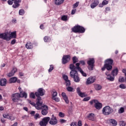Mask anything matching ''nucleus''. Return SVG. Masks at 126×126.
<instances>
[{
	"label": "nucleus",
	"instance_id": "26",
	"mask_svg": "<svg viewBox=\"0 0 126 126\" xmlns=\"http://www.w3.org/2000/svg\"><path fill=\"white\" fill-rule=\"evenodd\" d=\"M55 3L56 4V5H61L62 3H63L64 0H55Z\"/></svg>",
	"mask_w": 126,
	"mask_h": 126
},
{
	"label": "nucleus",
	"instance_id": "40",
	"mask_svg": "<svg viewBox=\"0 0 126 126\" xmlns=\"http://www.w3.org/2000/svg\"><path fill=\"white\" fill-rule=\"evenodd\" d=\"M79 63V66H80V64L81 65H85V61L83 60L80 61L79 63Z\"/></svg>",
	"mask_w": 126,
	"mask_h": 126
},
{
	"label": "nucleus",
	"instance_id": "14",
	"mask_svg": "<svg viewBox=\"0 0 126 126\" xmlns=\"http://www.w3.org/2000/svg\"><path fill=\"white\" fill-rule=\"evenodd\" d=\"M95 80H96V79H95V77H90L88 78L86 81L87 85H89L90 84H92V83H94V82H95Z\"/></svg>",
	"mask_w": 126,
	"mask_h": 126
},
{
	"label": "nucleus",
	"instance_id": "60",
	"mask_svg": "<svg viewBox=\"0 0 126 126\" xmlns=\"http://www.w3.org/2000/svg\"><path fill=\"white\" fill-rule=\"evenodd\" d=\"M120 82H125V78L122 77L119 79Z\"/></svg>",
	"mask_w": 126,
	"mask_h": 126
},
{
	"label": "nucleus",
	"instance_id": "50",
	"mask_svg": "<svg viewBox=\"0 0 126 126\" xmlns=\"http://www.w3.org/2000/svg\"><path fill=\"white\" fill-rule=\"evenodd\" d=\"M91 98V97H89V96H87L86 97H85L84 99H83V101H89V100H90V99Z\"/></svg>",
	"mask_w": 126,
	"mask_h": 126
},
{
	"label": "nucleus",
	"instance_id": "28",
	"mask_svg": "<svg viewBox=\"0 0 126 126\" xmlns=\"http://www.w3.org/2000/svg\"><path fill=\"white\" fill-rule=\"evenodd\" d=\"M109 3V2L106 0H104L102 1V4H99V7H103V5H106V4H108Z\"/></svg>",
	"mask_w": 126,
	"mask_h": 126
},
{
	"label": "nucleus",
	"instance_id": "58",
	"mask_svg": "<svg viewBox=\"0 0 126 126\" xmlns=\"http://www.w3.org/2000/svg\"><path fill=\"white\" fill-rule=\"evenodd\" d=\"M70 126H77V123L72 122L70 125Z\"/></svg>",
	"mask_w": 126,
	"mask_h": 126
},
{
	"label": "nucleus",
	"instance_id": "63",
	"mask_svg": "<svg viewBox=\"0 0 126 126\" xmlns=\"http://www.w3.org/2000/svg\"><path fill=\"white\" fill-rule=\"evenodd\" d=\"M78 126H82V122L81 121H79L78 122Z\"/></svg>",
	"mask_w": 126,
	"mask_h": 126
},
{
	"label": "nucleus",
	"instance_id": "29",
	"mask_svg": "<svg viewBox=\"0 0 126 126\" xmlns=\"http://www.w3.org/2000/svg\"><path fill=\"white\" fill-rule=\"evenodd\" d=\"M94 88L95 90H97L98 91L99 90H101L102 89V86L101 85H99L98 84H95L94 85Z\"/></svg>",
	"mask_w": 126,
	"mask_h": 126
},
{
	"label": "nucleus",
	"instance_id": "10",
	"mask_svg": "<svg viewBox=\"0 0 126 126\" xmlns=\"http://www.w3.org/2000/svg\"><path fill=\"white\" fill-rule=\"evenodd\" d=\"M70 61V55H63L62 59V63L63 64H65Z\"/></svg>",
	"mask_w": 126,
	"mask_h": 126
},
{
	"label": "nucleus",
	"instance_id": "42",
	"mask_svg": "<svg viewBox=\"0 0 126 126\" xmlns=\"http://www.w3.org/2000/svg\"><path fill=\"white\" fill-rule=\"evenodd\" d=\"M125 112V108L124 107L120 108V110H119V114H123Z\"/></svg>",
	"mask_w": 126,
	"mask_h": 126
},
{
	"label": "nucleus",
	"instance_id": "44",
	"mask_svg": "<svg viewBox=\"0 0 126 126\" xmlns=\"http://www.w3.org/2000/svg\"><path fill=\"white\" fill-rule=\"evenodd\" d=\"M119 87L121 89H126V85H125L124 84H122L120 85Z\"/></svg>",
	"mask_w": 126,
	"mask_h": 126
},
{
	"label": "nucleus",
	"instance_id": "18",
	"mask_svg": "<svg viewBox=\"0 0 126 126\" xmlns=\"http://www.w3.org/2000/svg\"><path fill=\"white\" fill-rule=\"evenodd\" d=\"M87 118L89 120V121L94 122V121H95V114L93 113H90L88 116H87Z\"/></svg>",
	"mask_w": 126,
	"mask_h": 126
},
{
	"label": "nucleus",
	"instance_id": "12",
	"mask_svg": "<svg viewBox=\"0 0 126 126\" xmlns=\"http://www.w3.org/2000/svg\"><path fill=\"white\" fill-rule=\"evenodd\" d=\"M112 68H113V65L105 63L103 67L101 68V70L102 71H104V70H105V69H106L107 70L111 71L112 70Z\"/></svg>",
	"mask_w": 126,
	"mask_h": 126
},
{
	"label": "nucleus",
	"instance_id": "49",
	"mask_svg": "<svg viewBox=\"0 0 126 126\" xmlns=\"http://www.w3.org/2000/svg\"><path fill=\"white\" fill-rule=\"evenodd\" d=\"M54 70V65H50V68L48 70L49 72H51Z\"/></svg>",
	"mask_w": 126,
	"mask_h": 126
},
{
	"label": "nucleus",
	"instance_id": "37",
	"mask_svg": "<svg viewBox=\"0 0 126 126\" xmlns=\"http://www.w3.org/2000/svg\"><path fill=\"white\" fill-rule=\"evenodd\" d=\"M33 117L35 120H38V119H40V118H41V116H40V114H39V113L35 114Z\"/></svg>",
	"mask_w": 126,
	"mask_h": 126
},
{
	"label": "nucleus",
	"instance_id": "43",
	"mask_svg": "<svg viewBox=\"0 0 126 126\" xmlns=\"http://www.w3.org/2000/svg\"><path fill=\"white\" fill-rule=\"evenodd\" d=\"M35 95H36L33 93H31L30 94V97L32 99H35Z\"/></svg>",
	"mask_w": 126,
	"mask_h": 126
},
{
	"label": "nucleus",
	"instance_id": "48",
	"mask_svg": "<svg viewBox=\"0 0 126 126\" xmlns=\"http://www.w3.org/2000/svg\"><path fill=\"white\" fill-rule=\"evenodd\" d=\"M79 4V2H76L75 4L73 5V8H75L78 6Z\"/></svg>",
	"mask_w": 126,
	"mask_h": 126
},
{
	"label": "nucleus",
	"instance_id": "22",
	"mask_svg": "<svg viewBox=\"0 0 126 126\" xmlns=\"http://www.w3.org/2000/svg\"><path fill=\"white\" fill-rule=\"evenodd\" d=\"M114 63V60L112 59H107L105 61V63L107 64H110L113 65V63Z\"/></svg>",
	"mask_w": 126,
	"mask_h": 126
},
{
	"label": "nucleus",
	"instance_id": "53",
	"mask_svg": "<svg viewBox=\"0 0 126 126\" xmlns=\"http://www.w3.org/2000/svg\"><path fill=\"white\" fill-rule=\"evenodd\" d=\"M9 116V114H5L3 115V117L5 119H8V117Z\"/></svg>",
	"mask_w": 126,
	"mask_h": 126
},
{
	"label": "nucleus",
	"instance_id": "21",
	"mask_svg": "<svg viewBox=\"0 0 126 126\" xmlns=\"http://www.w3.org/2000/svg\"><path fill=\"white\" fill-rule=\"evenodd\" d=\"M109 123L110 126H116L118 125V122L115 119H110L109 120Z\"/></svg>",
	"mask_w": 126,
	"mask_h": 126
},
{
	"label": "nucleus",
	"instance_id": "7",
	"mask_svg": "<svg viewBox=\"0 0 126 126\" xmlns=\"http://www.w3.org/2000/svg\"><path fill=\"white\" fill-rule=\"evenodd\" d=\"M113 109L109 106H106L102 109V114L105 116H109L113 113Z\"/></svg>",
	"mask_w": 126,
	"mask_h": 126
},
{
	"label": "nucleus",
	"instance_id": "39",
	"mask_svg": "<svg viewBox=\"0 0 126 126\" xmlns=\"http://www.w3.org/2000/svg\"><path fill=\"white\" fill-rule=\"evenodd\" d=\"M50 39H51V38H50V37L45 36L44 37V42H45L46 43H48V42H49V40H50Z\"/></svg>",
	"mask_w": 126,
	"mask_h": 126
},
{
	"label": "nucleus",
	"instance_id": "16",
	"mask_svg": "<svg viewBox=\"0 0 126 126\" xmlns=\"http://www.w3.org/2000/svg\"><path fill=\"white\" fill-rule=\"evenodd\" d=\"M17 71V68L16 67H13V69L7 74V76L8 77H11V76H13L14 75V73Z\"/></svg>",
	"mask_w": 126,
	"mask_h": 126
},
{
	"label": "nucleus",
	"instance_id": "19",
	"mask_svg": "<svg viewBox=\"0 0 126 126\" xmlns=\"http://www.w3.org/2000/svg\"><path fill=\"white\" fill-rule=\"evenodd\" d=\"M8 38H9V41L12 38L16 39V32L15 31L11 32L10 35L8 36Z\"/></svg>",
	"mask_w": 126,
	"mask_h": 126
},
{
	"label": "nucleus",
	"instance_id": "54",
	"mask_svg": "<svg viewBox=\"0 0 126 126\" xmlns=\"http://www.w3.org/2000/svg\"><path fill=\"white\" fill-rule=\"evenodd\" d=\"M76 91H77V94H79L81 92V91H80V88L79 87L77 88L76 89Z\"/></svg>",
	"mask_w": 126,
	"mask_h": 126
},
{
	"label": "nucleus",
	"instance_id": "20",
	"mask_svg": "<svg viewBox=\"0 0 126 126\" xmlns=\"http://www.w3.org/2000/svg\"><path fill=\"white\" fill-rule=\"evenodd\" d=\"M6 83H7V80L5 78H2L0 80V86H6Z\"/></svg>",
	"mask_w": 126,
	"mask_h": 126
},
{
	"label": "nucleus",
	"instance_id": "17",
	"mask_svg": "<svg viewBox=\"0 0 126 126\" xmlns=\"http://www.w3.org/2000/svg\"><path fill=\"white\" fill-rule=\"evenodd\" d=\"M99 4V0H94L92 3L91 4V8H95Z\"/></svg>",
	"mask_w": 126,
	"mask_h": 126
},
{
	"label": "nucleus",
	"instance_id": "31",
	"mask_svg": "<svg viewBox=\"0 0 126 126\" xmlns=\"http://www.w3.org/2000/svg\"><path fill=\"white\" fill-rule=\"evenodd\" d=\"M8 120H10V121H14V120H15V117H14L12 114H9Z\"/></svg>",
	"mask_w": 126,
	"mask_h": 126
},
{
	"label": "nucleus",
	"instance_id": "57",
	"mask_svg": "<svg viewBox=\"0 0 126 126\" xmlns=\"http://www.w3.org/2000/svg\"><path fill=\"white\" fill-rule=\"evenodd\" d=\"M15 43H16V39H13L11 42V45H14Z\"/></svg>",
	"mask_w": 126,
	"mask_h": 126
},
{
	"label": "nucleus",
	"instance_id": "6",
	"mask_svg": "<svg viewBox=\"0 0 126 126\" xmlns=\"http://www.w3.org/2000/svg\"><path fill=\"white\" fill-rule=\"evenodd\" d=\"M91 105H93V103H94V107L96 110H100L102 109V107H103V105L99 102L98 100L97 99H93L90 101Z\"/></svg>",
	"mask_w": 126,
	"mask_h": 126
},
{
	"label": "nucleus",
	"instance_id": "1",
	"mask_svg": "<svg viewBox=\"0 0 126 126\" xmlns=\"http://www.w3.org/2000/svg\"><path fill=\"white\" fill-rule=\"evenodd\" d=\"M79 63H76L75 65H74V63H71L69 65V68L71 69V71L70 72V76L71 78H73L74 81L75 82L78 83L80 81V78H79V76H78V71L79 69H80V66H79Z\"/></svg>",
	"mask_w": 126,
	"mask_h": 126
},
{
	"label": "nucleus",
	"instance_id": "8",
	"mask_svg": "<svg viewBox=\"0 0 126 126\" xmlns=\"http://www.w3.org/2000/svg\"><path fill=\"white\" fill-rule=\"evenodd\" d=\"M43 102L41 97H37L36 103H35L34 106L37 110H41L43 107Z\"/></svg>",
	"mask_w": 126,
	"mask_h": 126
},
{
	"label": "nucleus",
	"instance_id": "15",
	"mask_svg": "<svg viewBox=\"0 0 126 126\" xmlns=\"http://www.w3.org/2000/svg\"><path fill=\"white\" fill-rule=\"evenodd\" d=\"M20 2H21V0H15L14 1V4L12 5V7L14 8H18L20 6Z\"/></svg>",
	"mask_w": 126,
	"mask_h": 126
},
{
	"label": "nucleus",
	"instance_id": "52",
	"mask_svg": "<svg viewBox=\"0 0 126 126\" xmlns=\"http://www.w3.org/2000/svg\"><path fill=\"white\" fill-rule=\"evenodd\" d=\"M59 116L61 118H63L64 117V114L63 113V112H60L59 114Z\"/></svg>",
	"mask_w": 126,
	"mask_h": 126
},
{
	"label": "nucleus",
	"instance_id": "11",
	"mask_svg": "<svg viewBox=\"0 0 126 126\" xmlns=\"http://www.w3.org/2000/svg\"><path fill=\"white\" fill-rule=\"evenodd\" d=\"M41 110H42L41 114L43 116H46V115H47L48 113V110H49V107L46 105H42V107Z\"/></svg>",
	"mask_w": 126,
	"mask_h": 126
},
{
	"label": "nucleus",
	"instance_id": "34",
	"mask_svg": "<svg viewBox=\"0 0 126 126\" xmlns=\"http://www.w3.org/2000/svg\"><path fill=\"white\" fill-rule=\"evenodd\" d=\"M79 96L80 97H81L82 98H84V97H87V94H85V93H82L81 92L79 94Z\"/></svg>",
	"mask_w": 126,
	"mask_h": 126
},
{
	"label": "nucleus",
	"instance_id": "13",
	"mask_svg": "<svg viewBox=\"0 0 126 126\" xmlns=\"http://www.w3.org/2000/svg\"><path fill=\"white\" fill-rule=\"evenodd\" d=\"M0 39L5 40L6 41H9L8 32H4L0 33Z\"/></svg>",
	"mask_w": 126,
	"mask_h": 126
},
{
	"label": "nucleus",
	"instance_id": "64",
	"mask_svg": "<svg viewBox=\"0 0 126 126\" xmlns=\"http://www.w3.org/2000/svg\"><path fill=\"white\" fill-rule=\"evenodd\" d=\"M30 114L32 115V116H34L35 115V111H32L30 112Z\"/></svg>",
	"mask_w": 126,
	"mask_h": 126
},
{
	"label": "nucleus",
	"instance_id": "33",
	"mask_svg": "<svg viewBox=\"0 0 126 126\" xmlns=\"http://www.w3.org/2000/svg\"><path fill=\"white\" fill-rule=\"evenodd\" d=\"M25 14V11L23 9H21L19 11V15H24Z\"/></svg>",
	"mask_w": 126,
	"mask_h": 126
},
{
	"label": "nucleus",
	"instance_id": "47",
	"mask_svg": "<svg viewBox=\"0 0 126 126\" xmlns=\"http://www.w3.org/2000/svg\"><path fill=\"white\" fill-rule=\"evenodd\" d=\"M63 79L65 81H67V80H68V77L67 76V75H63Z\"/></svg>",
	"mask_w": 126,
	"mask_h": 126
},
{
	"label": "nucleus",
	"instance_id": "25",
	"mask_svg": "<svg viewBox=\"0 0 126 126\" xmlns=\"http://www.w3.org/2000/svg\"><path fill=\"white\" fill-rule=\"evenodd\" d=\"M17 81V78L14 77L9 79V83H15Z\"/></svg>",
	"mask_w": 126,
	"mask_h": 126
},
{
	"label": "nucleus",
	"instance_id": "4",
	"mask_svg": "<svg viewBox=\"0 0 126 126\" xmlns=\"http://www.w3.org/2000/svg\"><path fill=\"white\" fill-rule=\"evenodd\" d=\"M72 32L73 33H83L85 32V28L80 25H76L71 28Z\"/></svg>",
	"mask_w": 126,
	"mask_h": 126
},
{
	"label": "nucleus",
	"instance_id": "55",
	"mask_svg": "<svg viewBox=\"0 0 126 126\" xmlns=\"http://www.w3.org/2000/svg\"><path fill=\"white\" fill-rule=\"evenodd\" d=\"M8 4H9V5H12V4H13V1H12V0H8Z\"/></svg>",
	"mask_w": 126,
	"mask_h": 126
},
{
	"label": "nucleus",
	"instance_id": "35",
	"mask_svg": "<svg viewBox=\"0 0 126 126\" xmlns=\"http://www.w3.org/2000/svg\"><path fill=\"white\" fill-rule=\"evenodd\" d=\"M73 63H76L78 62V59L76 57L74 56L72 58Z\"/></svg>",
	"mask_w": 126,
	"mask_h": 126
},
{
	"label": "nucleus",
	"instance_id": "2",
	"mask_svg": "<svg viewBox=\"0 0 126 126\" xmlns=\"http://www.w3.org/2000/svg\"><path fill=\"white\" fill-rule=\"evenodd\" d=\"M49 122L50 125H51L52 126H55V125H57V124H58L57 118L54 116V114H53L51 118L49 117H44L42 121H40L39 126H47V125H48Z\"/></svg>",
	"mask_w": 126,
	"mask_h": 126
},
{
	"label": "nucleus",
	"instance_id": "27",
	"mask_svg": "<svg viewBox=\"0 0 126 126\" xmlns=\"http://www.w3.org/2000/svg\"><path fill=\"white\" fill-rule=\"evenodd\" d=\"M106 78L108 80H109V81H114L115 80V76L110 75H108V76L106 77Z\"/></svg>",
	"mask_w": 126,
	"mask_h": 126
},
{
	"label": "nucleus",
	"instance_id": "23",
	"mask_svg": "<svg viewBox=\"0 0 126 126\" xmlns=\"http://www.w3.org/2000/svg\"><path fill=\"white\" fill-rule=\"evenodd\" d=\"M119 72V69L118 68H116L115 69H113L111 72V74L112 76H116L118 75V73Z\"/></svg>",
	"mask_w": 126,
	"mask_h": 126
},
{
	"label": "nucleus",
	"instance_id": "46",
	"mask_svg": "<svg viewBox=\"0 0 126 126\" xmlns=\"http://www.w3.org/2000/svg\"><path fill=\"white\" fill-rule=\"evenodd\" d=\"M120 126H126V123L124 121H120L119 122Z\"/></svg>",
	"mask_w": 126,
	"mask_h": 126
},
{
	"label": "nucleus",
	"instance_id": "51",
	"mask_svg": "<svg viewBox=\"0 0 126 126\" xmlns=\"http://www.w3.org/2000/svg\"><path fill=\"white\" fill-rule=\"evenodd\" d=\"M53 100H54L55 101H56V102H60V98L59 97H53L52 98Z\"/></svg>",
	"mask_w": 126,
	"mask_h": 126
},
{
	"label": "nucleus",
	"instance_id": "9",
	"mask_svg": "<svg viewBox=\"0 0 126 126\" xmlns=\"http://www.w3.org/2000/svg\"><path fill=\"white\" fill-rule=\"evenodd\" d=\"M35 95L37 98H41L40 96H44L45 95V90L42 88L38 89L37 92L35 93Z\"/></svg>",
	"mask_w": 126,
	"mask_h": 126
},
{
	"label": "nucleus",
	"instance_id": "62",
	"mask_svg": "<svg viewBox=\"0 0 126 126\" xmlns=\"http://www.w3.org/2000/svg\"><path fill=\"white\" fill-rule=\"evenodd\" d=\"M75 12H76V9H73L71 11V14L72 15L75 14Z\"/></svg>",
	"mask_w": 126,
	"mask_h": 126
},
{
	"label": "nucleus",
	"instance_id": "56",
	"mask_svg": "<svg viewBox=\"0 0 126 126\" xmlns=\"http://www.w3.org/2000/svg\"><path fill=\"white\" fill-rule=\"evenodd\" d=\"M28 102L30 104H31V105H32V106H34L35 105V103L34 102H33L31 100H28Z\"/></svg>",
	"mask_w": 126,
	"mask_h": 126
},
{
	"label": "nucleus",
	"instance_id": "24",
	"mask_svg": "<svg viewBox=\"0 0 126 126\" xmlns=\"http://www.w3.org/2000/svg\"><path fill=\"white\" fill-rule=\"evenodd\" d=\"M26 48H27V49H29V50L33 49V44H32V43L31 42H28L26 44Z\"/></svg>",
	"mask_w": 126,
	"mask_h": 126
},
{
	"label": "nucleus",
	"instance_id": "3",
	"mask_svg": "<svg viewBox=\"0 0 126 126\" xmlns=\"http://www.w3.org/2000/svg\"><path fill=\"white\" fill-rule=\"evenodd\" d=\"M27 98V93L23 92L22 95L18 93L12 94V100L14 102H17L20 100V98Z\"/></svg>",
	"mask_w": 126,
	"mask_h": 126
},
{
	"label": "nucleus",
	"instance_id": "59",
	"mask_svg": "<svg viewBox=\"0 0 126 126\" xmlns=\"http://www.w3.org/2000/svg\"><path fill=\"white\" fill-rule=\"evenodd\" d=\"M19 90L20 91V94L21 95H22L23 94V93L22 92V89H21V87H19Z\"/></svg>",
	"mask_w": 126,
	"mask_h": 126
},
{
	"label": "nucleus",
	"instance_id": "36",
	"mask_svg": "<svg viewBox=\"0 0 126 126\" xmlns=\"http://www.w3.org/2000/svg\"><path fill=\"white\" fill-rule=\"evenodd\" d=\"M66 90L68 91V92H73V88L71 87L68 86L66 88Z\"/></svg>",
	"mask_w": 126,
	"mask_h": 126
},
{
	"label": "nucleus",
	"instance_id": "41",
	"mask_svg": "<svg viewBox=\"0 0 126 126\" xmlns=\"http://www.w3.org/2000/svg\"><path fill=\"white\" fill-rule=\"evenodd\" d=\"M65 83L67 87L68 86H70V81L69 80H68L67 81H65Z\"/></svg>",
	"mask_w": 126,
	"mask_h": 126
},
{
	"label": "nucleus",
	"instance_id": "32",
	"mask_svg": "<svg viewBox=\"0 0 126 126\" xmlns=\"http://www.w3.org/2000/svg\"><path fill=\"white\" fill-rule=\"evenodd\" d=\"M52 98H55V97H57L58 96V93L56 91H53L51 93Z\"/></svg>",
	"mask_w": 126,
	"mask_h": 126
},
{
	"label": "nucleus",
	"instance_id": "5",
	"mask_svg": "<svg viewBox=\"0 0 126 126\" xmlns=\"http://www.w3.org/2000/svg\"><path fill=\"white\" fill-rule=\"evenodd\" d=\"M88 68L89 70H93L95 66V60L94 58H90L87 61Z\"/></svg>",
	"mask_w": 126,
	"mask_h": 126
},
{
	"label": "nucleus",
	"instance_id": "38",
	"mask_svg": "<svg viewBox=\"0 0 126 126\" xmlns=\"http://www.w3.org/2000/svg\"><path fill=\"white\" fill-rule=\"evenodd\" d=\"M61 19L62 20H63V21H66L67 20V16L66 15L62 16V17H61Z\"/></svg>",
	"mask_w": 126,
	"mask_h": 126
},
{
	"label": "nucleus",
	"instance_id": "30",
	"mask_svg": "<svg viewBox=\"0 0 126 126\" xmlns=\"http://www.w3.org/2000/svg\"><path fill=\"white\" fill-rule=\"evenodd\" d=\"M78 71H80L81 74H82L83 76H85V77H86V76H87V75L86 74V73H84L83 70H82V69H81V67H80V69H79Z\"/></svg>",
	"mask_w": 126,
	"mask_h": 126
},
{
	"label": "nucleus",
	"instance_id": "45",
	"mask_svg": "<svg viewBox=\"0 0 126 126\" xmlns=\"http://www.w3.org/2000/svg\"><path fill=\"white\" fill-rule=\"evenodd\" d=\"M63 99L64 100L66 104H68V103H69V100H68V98H67V96H66L65 97L63 98Z\"/></svg>",
	"mask_w": 126,
	"mask_h": 126
},
{
	"label": "nucleus",
	"instance_id": "61",
	"mask_svg": "<svg viewBox=\"0 0 126 126\" xmlns=\"http://www.w3.org/2000/svg\"><path fill=\"white\" fill-rule=\"evenodd\" d=\"M66 121L64 120V119H60V123H61V124H63L64 123H66Z\"/></svg>",
	"mask_w": 126,
	"mask_h": 126
}]
</instances>
